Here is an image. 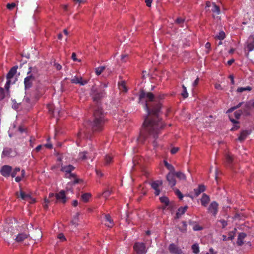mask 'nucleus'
<instances>
[{
    "label": "nucleus",
    "instance_id": "obj_1",
    "mask_svg": "<svg viewBox=\"0 0 254 254\" xmlns=\"http://www.w3.org/2000/svg\"><path fill=\"white\" fill-rule=\"evenodd\" d=\"M154 98L153 95L151 93H145L141 91L139 94V101L142 103H144V107L148 113V117L145 118L143 125V128L140 135L137 140L139 142H142V138L143 137L144 132H148L149 133L155 135L157 134L160 128L163 127L162 123L158 119L154 120L151 117V115L157 116L160 111L161 107L159 104H157L155 107L152 108L151 111L149 110L146 102L151 101Z\"/></svg>",
    "mask_w": 254,
    "mask_h": 254
},
{
    "label": "nucleus",
    "instance_id": "obj_2",
    "mask_svg": "<svg viewBox=\"0 0 254 254\" xmlns=\"http://www.w3.org/2000/svg\"><path fill=\"white\" fill-rule=\"evenodd\" d=\"M8 235L16 242H21L29 236L28 233L23 232L20 228H17L9 224L6 223L3 226L1 236L4 239L8 238Z\"/></svg>",
    "mask_w": 254,
    "mask_h": 254
},
{
    "label": "nucleus",
    "instance_id": "obj_3",
    "mask_svg": "<svg viewBox=\"0 0 254 254\" xmlns=\"http://www.w3.org/2000/svg\"><path fill=\"white\" fill-rule=\"evenodd\" d=\"M38 76V70L36 68L29 67L27 76L24 79L25 89H28L32 85L33 81Z\"/></svg>",
    "mask_w": 254,
    "mask_h": 254
},
{
    "label": "nucleus",
    "instance_id": "obj_4",
    "mask_svg": "<svg viewBox=\"0 0 254 254\" xmlns=\"http://www.w3.org/2000/svg\"><path fill=\"white\" fill-rule=\"evenodd\" d=\"M95 120L93 123V127L96 130H100L102 128L104 123L102 109H98L94 113Z\"/></svg>",
    "mask_w": 254,
    "mask_h": 254
},
{
    "label": "nucleus",
    "instance_id": "obj_5",
    "mask_svg": "<svg viewBox=\"0 0 254 254\" xmlns=\"http://www.w3.org/2000/svg\"><path fill=\"white\" fill-rule=\"evenodd\" d=\"M243 106V108L244 109V113L246 115L249 114V111L251 109L254 108V100L249 101L246 103L241 102L238 104V105L236 106L233 107L229 109L227 112L230 113L232 112L235 109L239 108L240 107Z\"/></svg>",
    "mask_w": 254,
    "mask_h": 254
},
{
    "label": "nucleus",
    "instance_id": "obj_6",
    "mask_svg": "<svg viewBox=\"0 0 254 254\" xmlns=\"http://www.w3.org/2000/svg\"><path fill=\"white\" fill-rule=\"evenodd\" d=\"M74 169V167L70 165H67V166H62L61 168V171L65 173V176L66 178H74V181L72 183H69L68 184V185L70 186L72 184H77L79 183V180L78 179H76L75 177V175L74 174L72 173L71 171H73Z\"/></svg>",
    "mask_w": 254,
    "mask_h": 254
},
{
    "label": "nucleus",
    "instance_id": "obj_7",
    "mask_svg": "<svg viewBox=\"0 0 254 254\" xmlns=\"http://www.w3.org/2000/svg\"><path fill=\"white\" fill-rule=\"evenodd\" d=\"M35 100L31 98L27 94H26L22 102V107L25 110H29L33 105Z\"/></svg>",
    "mask_w": 254,
    "mask_h": 254
},
{
    "label": "nucleus",
    "instance_id": "obj_8",
    "mask_svg": "<svg viewBox=\"0 0 254 254\" xmlns=\"http://www.w3.org/2000/svg\"><path fill=\"white\" fill-rule=\"evenodd\" d=\"M133 249L138 254H145L147 252L145 245L143 243H136L134 245Z\"/></svg>",
    "mask_w": 254,
    "mask_h": 254
},
{
    "label": "nucleus",
    "instance_id": "obj_9",
    "mask_svg": "<svg viewBox=\"0 0 254 254\" xmlns=\"http://www.w3.org/2000/svg\"><path fill=\"white\" fill-rule=\"evenodd\" d=\"M16 195L18 198H20L22 200L28 201L29 203H33L35 200L34 199L32 198L29 194H26L24 192L20 190L19 192L16 193Z\"/></svg>",
    "mask_w": 254,
    "mask_h": 254
},
{
    "label": "nucleus",
    "instance_id": "obj_10",
    "mask_svg": "<svg viewBox=\"0 0 254 254\" xmlns=\"http://www.w3.org/2000/svg\"><path fill=\"white\" fill-rule=\"evenodd\" d=\"M17 67L14 66L8 72V73L7 74V81L5 85V88L7 90H8L9 84L10 83V79L13 77V76L15 75V74L17 70Z\"/></svg>",
    "mask_w": 254,
    "mask_h": 254
},
{
    "label": "nucleus",
    "instance_id": "obj_11",
    "mask_svg": "<svg viewBox=\"0 0 254 254\" xmlns=\"http://www.w3.org/2000/svg\"><path fill=\"white\" fill-rule=\"evenodd\" d=\"M162 185V181L160 180H157L153 182L151 184V187L155 190L154 193L156 195H158L160 193V190L159 188Z\"/></svg>",
    "mask_w": 254,
    "mask_h": 254
},
{
    "label": "nucleus",
    "instance_id": "obj_12",
    "mask_svg": "<svg viewBox=\"0 0 254 254\" xmlns=\"http://www.w3.org/2000/svg\"><path fill=\"white\" fill-rule=\"evenodd\" d=\"M55 198L57 201L65 203L66 201L65 191L63 190H61L59 193L56 194Z\"/></svg>",
    "mask_w": 254,
    "mask_h": 254
},
{
    "label": "nucleus",
    "instance_id": "obj_13",
    "mask_svg": "<svg viewBox=\"0 0 254 254\" xmlns=\"http://www.w3.org/2000/svg\"><path fill=\"white\" fill-rule=\"evenodd\" d=\"M11 170L12 168L10 166L4 165L1 168L0 172L3 176L8 177L10 176Z\"/></svg>",
    "mask_w": 254,
    "mask_h": 254
},
{
    "label": "nucleus",
    "instance_id": "obj_14",
    "mask_svg": "<svg viewBox=\"0 0 254 254\" xmlns=\"http://www.w3.org/2000/svg\"><path fill=\"white\" fill-rule=\"evenodd\" d=\"M175 175V172H170L166 177L167 180L169 182V184L171 187L175 186L176 184Z\"/></svg>",
    "mask_w": 254,
    "mask_h": 254
},
{
    "label": "nucleus",
    "instance_id": "obj_15",
    "mask_svg": "<svg viewBox=\"0 0 254 254\" xmlns=\"http://www.w3.org/2000/svg\"><path fill=\"white\" fill-rule=\"evenodd\" d=\"M47 108L49 112L52 114L54 117H58L60 115V110L59 108H56L53 104L48 105Z\"/></svg>",
    "mask_w": 254,
    "mask_h": 254
},
{
    "label": "nucleus",
    "instance_id": "obj_16",
    "mask_svg": "<svg viewBox=\"0 0 254 254\" xmlns=\"http://www.w3.org/2000/svg\"><path fill=\"white\" fill-rule=\"evenodd\" d=\"M71 82L73 83L79 84L81 85H84L87 83V81L83 80L81 77L74 76L71 79Z\"/></svg>",
    "mask_w": 254,
    "mask_h": 254
},
{
    "label": "nucleus",
    "instance_id": "obj_17",
    "mask_svg": "<svg viewBox=\"0 0 254 254\" xmlns=\"http://www.w3.org/2000/svg\"><path fill=\"white\" fill-rule=\"evenodd\" d=\"M212 6L211 10L215 15H219L220 13V9L218 6L215 3H213L212 5L210 2H206V7Z\"/></svg>",
    "mask_w": 254,
    "mask_h": 254
},
{
    "label": "nucleus",
    "instance_id": "obj_18",
    "mask_svg": "<svg viewBox=\"0 0 254 254\" xmlns=\"http://www.w3.org/2000/svg\"><path fill=\"white\" fill-rule=\"evenodd\" d=\"M55 195H56V194H55L54 193H50L49 194V198L48 199L47 198L45 199L44 202L43 203V206L45 209L48 208V204L50 203V202L53 201L54 200Z\"/></svg>",
    "mask_w": 254,
    "mask_h": 254
},
{
    "label": "nucleus",
    "instance_id": "obj_19",
    "mask_svg": "<svg viewBox=\"0 0 254 254\" xmlns=\"http://www.w3.org/2000/svg\"><path fill=\"white\" fill-rule=\"evenodd\" d=\"M218 206V204L216 202H212L208 208V211L213 214L215 215L217 212Z\"/></svg>",
    "mask_w": 254,
    "mask_h": 254
},
{
    "label": "nucleus",
    "instance_id": "obj_20",
    "mask_svg": "<svg viewBox=\"0 0 254 254\" xmlns=\"http://www.w3.org/2000/svg\"><path fill=\"white\" fill-rule=\"evenodd\" d=\"M169 249L171 253L174 254H182V250L174 244H171L169 246Z\"/></svg>",
    "mask_w": 254,
    "mask_h": 254
},
{
    "label": "nucleus",
    "instance_id": "obj_21",
    "mask_svg": "<svg viewBox=\"0 0 254 254\" xmlns=\"http://www.w3.org/2000/svg\"><path fill=\"white\" fill-rule=\"evenodd\" d=\"M249 41L250 42L247 45V49L249 52H251L254 49V37L253 36H250L249 38Z\"/></svg>",
    "mask_w": 254,
    "mask_h": 254
},
{
    "label": "nucleus",
    "instance_id": "obj_22",
    "mask_svg": "<svg viewBox=\"0 0 254 254\" xmlns=\"http://www.w3.org/2000/svg\"><path fill=\"white\" fill-rule=\"evenodd\" d=\"M105 224L108 227H112L114 226L113 220L109 215L105 216Z\"/></svg>",
    "mask_w": 254,
    "mask_h": 254
},
{
    "label": "nucleus",
    "instance_id": "obj_23",
    "mask_svg": "<svg viewBox=\"0 0 254 254\" xmlns=\"http://www.w3.org/2000/svg\"><path fill=\"white\" fill-rule=\"evenodd\" d=\"M250 131L248 130H243L239 136L238 138V140L240 141H244L248 136L249 134H250Z\"/></svg>",
    "mask_w": 254,
    "mask_h": 254
},
{
    "label": "nucleus",
    "instance_id": "obj_24",
    "mask_svg": "<svg viewBox=\"0 0 254 254\" xmlns=\"http://www.w3.org/2000/svg\"><path fill=\"white\" fill-rule=\"evenodd\" d=\"M205 190V187L204 185H199L197 189H194L195 196H198L201 192H203Z\"/></svg>",
    "mask_w": 254,
    "mask_h": 254
},
{
    "label": "nucleus",
    "instance_id": "obj_25",
    "mask_svg": "<svg viewBox=\"0 0 254 254\" xmlns=\"http://www.w3.org/2000/svg\"><path fill=\"white\" fill-rule=\"evenodd\" d=\"M209 200V196L205 194H203L201 199V203L203 206H206Z\"/></svg>",
    "mask_w": 254,
    "mask_h": 254
},
{
    "label": "nucleus",
    "instance_id": "obj_26",
    "mask_svg": "<svg viewBox=\"0 0 254 254\" xmlns=\"http://www.w3.org/2000/svg\"><path fill=\"white\" fill-rule=\"evenodd\" d=\"M34 233L35 236H33L34 240L39 241L42 237V232L41 230L37 229L35 230Z\"/></svg>",
    "mask_w": 254,
    "mask_h": 254
},
{
    "label": "nucleus",
    "instance_id": "obj_27",
    "mask_svg": "<svg viewBox=\"0 0 254 254\" xmlns=\"http://www.w3.org/2000/svg\"><path fill=\"white\" fill-rule=\"evenodd\" d=\"M246 235L244 233H241L239 235L237 243L239 245H242L244 242L243 240L246 237Z\"/></svg>",
    "mask_w": 254,
    "mask_h": 254
},
{
    "label": "nucleus",
    "instance_id": "obj_28",
    "mask_svg": "<svg viewBox=\"0 0 254 254\" xmlns=\"http://www.w3.org/2000/svg\"><path fill=\"white\" fill-rule=\"evenodd\" d=\"M119 88L122 92H126L127 90L126 83L124 81H122L119 83Z\"/></svg>",
    "mask_w": 254,
    "mask_h": 254
},
{
    "label": "nucleus",
    "instance_id": "obj_29",
    "mask_svg": "<svg viewBox=\"0 0 254 254\" xmlns=\"http://www.w3.org/2000/svg\"><path fill=\"white\" fill-rule=\"evenodd\" d=\"M187 208V206H185L184 207H181L179 208L176 214L177 217H179L180 216L183 214L186 211Z\"/></svg>",
    "mask_w": 254,
    "mask_h": 254
},
{
    "label": "nucleus",
    "instance_id": "obj_30",
    "mask_svg": "<svg viewBox=\"0 0 254 254\" xmlns=\"http://www.w3.org/2000/svg\"><path fill=\"white\" fill-rule=\"evenodd\" d=\"M91 197V194L90 193H85L81 195L82 200L85 202L88 201Z\"/></svg>",
    "mask_w": 254,
    "mask_h": 254
},
{
    "label": "nucleus",
    "instance_id": "obj_31",
    "mask_svg": "<svg viewBox=\"0 0 254 254\" xmlns=\"http://www.w3.org/2000/svg\"><path fill=\"white\" fill-rule=\"evenodd\" d=\"M176 177L179 178L181 180H186V176L185 174L181 172H178L177 173H175Z\"/></svg>",
    "mask_w": 254,
    "mask_h": 254
},
{
    "label": "nucleus",
    "instance_id": "obj_32",
    "mask_svg": "<svg viewBox=\"0 0 254 254\" xmlns=\"http://www.w3.org/2000/svg\"><path fill=\"white\" fill-rule=\"evenodd\" d=\"M252 90V88L250 86H247V87H239L237 89V92L239 93H241L245 91H251Z\"/></svg>",
    "mask_w": 254,
    "mask_h": 254
},
{
    "label": "nucleus",
    "instance_id": "obj_33",
    "mask_svg": "<svg viewBox=\"0 0 254 254\" xmlns=\"http://www.w3.org/2000/svg\"><path fill=\"white\" fill-rule=\"evenodd\" d=\"M191 249L193 253H194L195 254H197L199 253V249L198 245L197 244H193L191 247Z\"/></svg>",
    "mask_w": 254,
    "mask_h": 254
},
{
    "label": "nucleus",
    "instance_id": "obj_34",
    "mask_svg": "<svg viewBox=\"0 0 254 254\" xmlns=\"http://www.w3.org/2000/svg\"><path fill=\"white\" fill-rule=\"evenodd\" d=\"M164 165L166 168L170 170V172H175L174 167L171 164H169L167 161H164Z\"/></svg>",
    "mask_w": 254,
    "mask_h": 254
},
{
    "label": "nucleus",
    "instance_id": "obj_35",
    "mask_svg": "<svg viewBox=\"0 0 254 254\" xmlns=\"http://www.w3.org/2000/svg\"><path fill=\"white\" fill-rule=\"evenodd\" d=\"M105 69V67L102 66L95 68V72L97 75H99Z\"/></svg>",
    "mask_w": 254,
    "mask_h": 254
},
{
    "label": "nucleus",
    "instance_id": "obj_36",
    "mask_svg": "<svg viewBox=\"0 0 254 254\" xmlns=\"http://www.w3.org/2000/svg\"><path fill=\"white\" fill-rule=\"evenodd\" d=\"M93 93V98L94 101H97L100 98L103 96V93L98 95L97 92L95 91H93V89H92Z\"/></svg>",
    "mask_w": 254,
    "mask_h": 254
},
{
    "label": "nucleus",
    "instance_id": "obj_37",
    "mask_svg": "<svg viewBox=\"0 0 254 254\" xmlns=\"http://www.w3.org/2000/svg\"><path fill=\"white\" fill-rule=\"evenodd\" d=\"M79 213H76V215L74 216L72 220V223L73 225H75L76 226L78 224V222L79 221Z\"/></svg>",
    "mask_w": 254,
    "mask_h": 254
},
{
    "label": "nucleus",
    "instance_id": "obj_38",
    "mask_svg": "<svg viewBox=\"0 0 254 254\" xmlns=\"http://www.w3.org/2000/svg\"><path fill=\"white\" fill-rule=\"evenodd\" d=\"M216 38L219 40H222L225 38V34L223 31H220L219 34L216 36Z\"/></svg>",
    "mask_w": 254,
    "mask_h": 254
},
{
    "label": "nucleus",
    "instance_id": "obj_39",
    "mask_svg": "<svg viewBox=\"0 0 254 254\" xmlns=\"http://www.w3.org/2000/svg\"><path fill=\"white\" fill-rule=\"evenodd\" d=\"M160 200L162 203H164L165 205H167L169 204L168 198L165 196L160 197Z\"/></svg>",
    "mask_w": 254,
    "mask_h": 254
},
{
    "label": "nucleus",
    "instance_id": "obj_40",
    "mask_svg": "<svg viewBox=\"0 0 254 254\" xmlns=\"http://www.w3.org/2000/svg\"><path fill=\"white\" fill-rule=\"evenodd\" d=\"M128 58V54L127 53L123 54L121 56V60L123 62H126Z\"/></svg>",
    "mask_w": 254,
    "mask_h": 254
},
{
    "label": "nucleus",
    "instance_id": "obj_41",
    "mask_svg": "<svg viewBox=\"0 0 254 254\" xmlns=\"http://www.w3.org/2000/svg\"><path fill=\"white\" fill-rule=\"evenodd\" d=\"M25 176V171L24 170L21 171V176H17L15 178V180L16 182H19L22 178L24 177Z\"/></svg>",
    "mask_w": 254,
    "mask_h": 254
},
{
    "label": "nucleus",
    "instance_id": "obj_42",
    "mask_svg": "<svg viewBox=\"0 0 254 254\" xmlns=\"http://www.w3.org/2000/svg\"><path fill=\"white\" fill-rule=\"evenodd\" d=\"M20 169L19 168L17 167V168H15L12 172H11V173H10V175L13 178L15 177V176L16 175L17 172H20Z\"/></svg>",
    "mask_w": 254,
    "mask_h": 254
},
{
    "label": "nucleus",
    "instance_id": "obj_43",
    "mask_svg": "<svg viewBox=\"0 0 254 254\" xmlns=\"http://www.w3.org/2000/svg\"><path fill=\"white\" fill-rule=\"evenodd\" d=\"M87 154V152H80L79 154V159L80 160H84L87 158L86 154Z\"/></svg>",
    "mask_w": 254,
    "mask_h": 254
},
{
    "label": "nucleus",
    "instance_id": "obj_44",
    "mask_svg": "<svg viewBox=\"0 0 254 254\" xmlns=\"http://www.w3.org/2000/svg\"><path fill=\"white\" fill-rule=\"evenodd\" d=\"M226 159L228 163H231L233 160V158L230 154H227L226 156Z\"/></svg>",
    "mask_w": 254,
    "mask_h": 254
},
{
    "label": "nucleus",
    "instance_id": "obj_45",
    "mask_svg": "<svg viewBox=\"0 0 254 254\" xmlns=\"http://www.w3.org/2000/svg\"><path fill=\"white\" fill-rule=\"evenodd\" d=\"M112 160V157L110 155H107L105 157V163L109 164Z\"/></svg>",
    "mask_w": 254,
    "mask_h": 254
},
{
    "label": "nucleus",
    "instance_id": "obj_46",
    "mask_svg": "<svg viewBox=\"0 0 254 254\" xmlns=\"http://www.w3.org/2000/svg\"><path fill=\"white\" fill-rule=\"evenodd\" d=\"M183 91L182 93V95L184 98H187L188 96V93L187 92V88L184 85H183Z\"/></svg>",
    "mask_w": 254,
    "mask_h": 254
},
{
    "label": "nucleus",
    "instance_id": "obj_47",
    "mask_svg": "<svg viewBox=\"0 0 254 254\" xmlns=\"http://www.w3.org/2000/svg\"><path fill=\"white\" fill-rule=\"evenodd\" d=\"M12 102H13L12 108L13 109H17L19 108V106L23 108L22 103L16 104V102H15V101H14V100L12 101Z\"/></svg>",
    "mask_w": 254,
    "mask_h": 254
},
{
    "label": "nucleus",
    "instance_id": "obj_48",
    "mask_svg": "<svg viewBox=\"0 0 254 254\" xmlns=\"http://www.w3.org/2000/svg\"><path fill=\"white\" fill-rule=\"evenodd\" d=\"M223 238L224 241H227L228 240H232L234 238V234H230V236L228 238L226 236L223 235Z\"/></svg>",
    "mask_w": 254,
    "mask_h": 254
},
{
    "label": "nucleus",
    "instance_id": "obj_49",
    "mask_svg": "<svg viewBox=\"0 0 254 254\" xmlns=\"http://www.w3.org/2000/svg\"><path fill=\"white\" fill-rule=\"evenodd\" d=\"M5 96V92L4 89L0 88V100L3 99Z\"/></svg>",
    "mask_w": 254,
    "mask_h": 254
},
{
    "label": "nucleus",
    "instance_id": "obj_50",
    "mask_svg": "<svg viewBox=\"0 0 254 254\" xmlns=\"http://www.w3.org/2000/svg\"><path fill=\"white\" fill-rule=\"evenodd\" d=\"M110 194H111V191L107 190L105 191L102 194H103L104 197L107 198L110 195Z\"/></svg>",
    "mask_w": 254,
    "mask_h": 254
},
{
    "label": "nucleus",
    "instance_id": "obj_51",
    "mask_svg": "<svg viewBox=\"0 0 254 254\" xmlns=\"http://www.w3.org/2000/svg\"><path fill=\"white\" fill-rule=\"evenodd\" d=\"M10 151V149H9L8 148L4 149L3 151H2V156H6V155H9Z\"/></svg>",
    "mask_w": 254,
    "mask_h": 254
},
{
    "label": "nucleus",
    "instance_id": "obj_52",
    "mask_svg": "<svg viewBox=\"0 0 254 254\" xmlns=\"http://www.w3.org/2000/svg\"><path fill=\"white\" fill-rule=\"evenodd\" d=\"M241 114H242V112L240 111H238L235 112L234 114H235V116L236 118L237 119H238L240 118Z\"/></svg>",
    "mask_w": 254,
    "mask_h": 254
},
{
    "label": "nucleus",
    "instance_id": "obj_53",
    "mask_svg": "<svg viewBox=\"0 0 254 254\" xmlns=\"http://www.w3.org/2000/svg\"><path fill=\"white\" fill-rule=\"evenodd\" d=\"M15 6V3H8L7 4V8L9 9H12Z\"/></svg>",
    "mask_w": 254,
    "mask_h": 254
},
{
    "label": "nucleus",
    "instance_id": "obj_54",
    "mask_svg": "<svg viewBox=\"0 0 254 254\" xmlns=\"http://www.w3.org/2000/svg\"><path fill=\"white\" fill-rule=\"evenodd\" d=\"M176 193L177 194V195L178 196V197H179L180 199H182L183 197V194H182V193L181 192V191L178 190H177L176 191Z\"/></svg>",
    "mask_w": 254,
    "mask_h": 254
},
{
    "label": "nucleus",
    "instance_id": "obj_55",
    "mask_svg": "<svg viewBox=\"0 0 254 254\" xmlns=\"http://www.w3.org/2000/svg\"><path fill=\"white\" fill-rule=\"evenodd\" d=\"M71 58H72V59L74 61H77V62H80V60H78V59L76 58V54H75V53H73L72 54Z\"/></svg>",
    "mask_w": 254,
    "mask_h": 254
},
{
    "label": "nucleus",
    "instance_id": "obj_56",
    "mask_svg": "<svg viewBox=\"0 0 254 254\" xmlns=\"http://www.w3.org/2000/svg\"><path fill=\"white\" fill-rule=\"evenodd\" d=\"M219 222L221 223L223 228H224L227 225V222L224 220H220Z\"/></svg>",
    "mask_w": 254,
    "mask_h": 254
},
{
    "label": "nucleus",
    "instance_id": "obj_57",
    "mask_svg": "<svg viewBox=\"0 0 254 254\" xmlns=\"http://www.w3.org/2000/svg\"><path fill=\"white\" fill-rule=\"evenodd\" d=\"M215 87L217 90H221L223 89L222 87L221 86V85L219 83H216L215 84Z\"/></svg>",
    "mask_w": 254,
    "mask_h": 254
},
{
    "label": "nucleus",
    "instance_id": "obj_58",
    "mask_svg": "<svg viewBox=\"0 0 254 254\" xmlns=\"http://www.w3.org/2000/svg\"><path fill=\"white\" fill-rule=\"evenodd\" d=\"M179 150L178 147H173L171 150V152L172 154H174L177 152V151Z\"/></svg>",
    "mask_w": 254,
    "mask_h": 254
},
{
    "label": "nucleus",
    "instance_id": "obj_59",
    "mask_svg": "<svg viewBox=\"0 0 254 254\" xmlns=\"http://www.w3.org/2000/svg\"><path fill=\"white\" fill-rule=\"evenodd\" d=\"M176 21L178 24H180L184 22V19L182 18H178L176 19Z\"/></svg>",
    "mask_w": 254,
    "mask_h": 254
},
{
    "label": "nucleus",
    "instance_id": "obj_60",
    "mask_svg": "<svg viewBox=\"0 0 254 254\" xmlns=\"http://www.w3.org/2000/svg\"><path fill=\"white\" fill-rule=\"evenodd\" d=\"M193 229L194 231H198L201 229V227L197 225H195L193 226Z\"/></svg>",
    "mask_w": 254,
    "mask_h": 254
},
{
    "label": "nucleus",
    "instance_id": "obj_61",
    "mask_svg": "<svg viewBox=\"0 0 254 254\" xmlns=\"http://www.w3.org/2000/svg\"><path fill=\"white\" fill-rule=\"evenodd\" d=\"M55 66L56 68V69L58 70L62 69V65L59 64H57V63L55 64Z\"/></svg>",
    "mask_w": 254,
    "mask_h": 254
},
{
    "label": "nucleus",
    "instance_id": "obj_62",
    "mask_svg": "<svg viewBox=\"0 0 254 254\" xmlns=\"http://www.w3.org/2000/svg\"><path fill=\"white\" fill-rule=\"evenodd\" d=\"M152 0H145V3L147 6L150 7L152 3Z\"/></svg>",
    "mask_w": 254,
    "mask_h": 254
},
{
    "label": "nucleus",
    "instance_id": "obj_63",
    "mask_svg": "<svg viewBox=\"0 0 254 254\" xmlns=\"http://www.w3.org/2000/svg\"><path fill=\"white\" fill-rule=\"evenodd\" d=\"M229 78L231 79V83L232 84H234L235 83V81H234V76L233 75L231 74V75H230L229 76Z\"/></svg>",
    "mask_w": 254,
    "mask_h": 254
},
{
    "label": "nucleus",
    "instance_id": "obj_64",
    "mask_svg": "<svg viewBox=\"0 0 254 254\" xmlns=\"http://www.w3.org/2000/svg\"><path fill=\"white\" fill-rule=\"evenodd\" d=\"M216 253L214 251L213 249H210L209 252L206 254H216Z\"/></svg>",
    "mask_w": 254,
    "mask_h": 254
}]
</instances>
